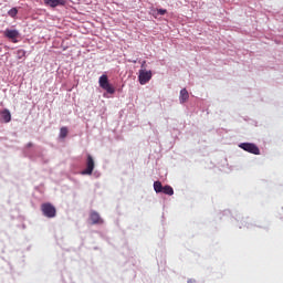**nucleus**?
Instances as JSON below:
<instances>
[{
  "instance_id": "f257e3e1",
  "label": "nucleus",
  "mask_w": 283,
  "mask_h": 283,
  "mask_svg": "<svg viewBox=\"0 0 283 283\" xmlns=\"http://www.w3.org/2000/svg\"><path fill=\"white\" fill-rule=\"evenodd\" d=\"M99 87H102V90H105L109 95H114V93L116 92V88L113 87L112 84H109L107 74H103L102 76H99Z\"/></svg>"
},
{
  "instance_id": "f03ea898",
  "label": "nucleus",
  "mask_w": 283,
  "mask_h": 283,
  "mask_svg": "<svg viewBox=\"0 0 283 283\" xmlns=\"http://www.w3.org/2000/svg\"><path fill=\"white\" fill-rule=\"evenodd\" d=\"M41 210L45 218H55L56 216V208L54 205H51V202H44V205L41 206Z\"/></svg>"
},
{
  "instance_id": "7ed1b4c3",
  "label": "nucleus",
  "mask_w": 283,
  "mask_h": 283,
  "mask_svg": "<svg viewBox=\"0 0 283 283\" xmlns=\"http://www.w3.org/2000/svg\"><path fill=\"white\" fill-rule=\"evenodd\" d=\"M239 147L250 154H255V155L261 154L260 148L254 143H240Z\"/></svg>"
},
{
  "instance_id": "20e7f679",
  "label": "nucleus",
  "mask_w": 283,
  "mask_h": 283,
  "mask_svg": "<svg viewBox=\"0 0 283 283\" xmlns=\"http://www.w3.org/2000/svg\"><path fill=\"white\" fill-rule=\"evenodd\" d=\"M153 78V72L151 71H146L145 70H139L138 74V82L140 85H146L150 80Z\"/></svg>"
},
{
  "instance_id": "39448f33",
  "label": "nucleus",
  "mask_w": 283,
  "mask_h": 283,
  "mask_svg": "<svg viewBox=\"0 0 283 283\" xmlns=\"http://www.w3.org/2000/svg\"><path fill=\"white\" fill-rule=\"evenodd\" d=\"M95 163L91 154H88L86 159V169L82 170V175H92L94 171Z\"/></svg>"
},
{
  "instance_id": "423d86ee",
  "label": "nucleus",
  "mask_w": 283,
  "mask_h": 283,
  "mask_svg": "<svg viewBox=\"0 0 283 283\" xmlns=\"http://www.w3.org/2000/svg\"><path fill=\"white\" fill-rule=\"evenodd\" d=\"M4 38L11 39L12 43H18V38H20V32L18 30H9L4 31Z\"/></svg>"
},
{
  "instance_id": "0eeeda50",
  "label": "nucleus",
  "mask_w": 283,
  "mask_h": 283,
  "mask_svg": "<svg viewBox=\"0 0 283 283\" xmlns=\"http://www.w3.org/2000/svg\"><path fill=\"white\" fill-rule=\"evenodd\" d=\"M90 219L93 224H103L104 222L99 213H97V211H91Z\"/></svg>"
},
{
  "instance_id": "6e6552de",
  "label": "nucleus",
  "mask_w": 283,
  "mask_h": 283,
  "mask_svg": "<svg viewBox=\"0 0 283 283\" xmlns=\"http://www.w3.org/2000/svg\"><path fill=\"white\" fill-rule=\"evenodd\" d=\"M66 0H44L45 6H50V8H57V6H65Z\"/></svg>"
},
{
  "instance_id": "1a4fd4ad",
  "label": "nucleus",
  "mask_w": 283,
  "mask_h": 283,
  "mask_svg": "<svg viewBox=\"0 0 283 283\" xmlns=\"http://www.w3.org/2000/svg\"><path fill=\"white\" fill-rule=\"evenodd\" d=\"M179 101L181 104H185V102L189 101V93L187 88H181L180 95H179Z\"/></svg>"
},
{
  "instance_id": "9d476101",
  "label": "nucleus",
  "mask_w": 283,
  "mask_h": 283,
  "mask_svg": "<svg viewBox=\"0 0 283 283\" xmlns=\"http://www.w3.org/2000/svg\"><path fill=\"white\" fill-rule=\"evenodd\" d=\"M0 114L4 123H10V120H12V114L10 113V109H3L0 112Z\"/></svg>"
},
{
  "instance_id": "9b49d317",
  "label": "nucleus",
  "mask_w": 283,
  "mask_h": 283,
  "mask_svg": "<svg viewBox=\"0 0 283 283\" xmlns=\"http://www.w3.org/2000/svg\"><path fill=\"white\" fill-rule=\"evenodd\" d=\"M154 190L156 193L164 192V186H163L161 181H154Z\"/></svg>"
},
{
  "instance_id": "f8f14e48",
  "label": "nucleus",
  "mask_w": 283,
  "mask_h": 283,
  "mask_svg": "<svg viewBox=\"0 0 283 283\" xmlns=\"http://www.w3.org/2000/svg\"><path fill=\"white\" fill-rule=\"evenodd\" d=\"M69 136V128L67 126H62V128H60V137L62 139H65V137Z\"/></svg>"
},
{
  "instance_id": "ddd939ff",
  "label": "nucleus",
  "mask_w": 283,
  "mask_h": 283,
  "mask_svg": "<svg viewBox=\"0 0 283 283\" xmlns=\"http://www.w3.org/2000/svg\"><path fill=\"white\" fill-rule=\"evenodd\" d=\"M27 56V50L20 49L17 51V57L18 60H23V57Z\"/></svg>"
},
{
  "instance_id": "4468645a",
  "label": "nucleus",
  "mask_w": 283,
  "mask_h": 283,
  "mask_svg": "<svg viewBox=\"0 0 283 283\" xmlns=\"http://www.w3.org/2000/svg\"><path fill=\"white\" fill-rule=\"evenodd\" d=\"M163 193H166V195H174L175 193V190L171 188V186H165L163 188Z\"/></svg>"
},
{
  "instance_id": "2eb2a0df",
  "label": "nucleus",
  "mask_w": 283,
  "mask_h": 283,
  "mask_svg": "<svg viewBox=\"0 0 283 283\" xmlns=\"http://www.w3.org/2000/svg\"><path fill=\"white\" fill-rule=\"evenodd\" d=\"M8 14L10 15V17H17V14H18V9L17 8H12V9H10L9 11H8Z\"/></svg>"
},
{
  "instance_id": "dca6fc26",
  "label": "nucleus",
  "mask_w": 283,
  "mask_h": 283,
  "mask_svg": "<svg viewBox=\"0 0 283 283\" xmlns=\"http://www.w3.org/2000/svg\"><path fill=\"white\" fill-rule=\"evenodd\" d=\"M167 13V9H158V14H166Z\"/></svg>"
},
{
  "instance_id": "f3484780",
  "label": "nucleus",
  "mask_w": 283,
  "mask_h": 283,
  "mask_svg": "<svg viewBox=\"0 0 283 283\" xmlns=\"http://www.w3.org/2000/svg\"><path fill=\"white\" fill-rule=\"evenodd\" d=\"M146 63H147V61H143L140 70H146Z\"/></svg>"
},
{
  "instance_id": "a211bd4d",
  "label": "nucleus",
  "mask_w": 283,
  "mask_h": 283,
  "mask_svg": "<svg viewBox=\"0 0 283 283\" xmlns=\"http://www.w3.org/2000/svg\"><path fill=\"white\" fill-rule=\"evenodd\" d=\"M28 147H32V143H28Z\"/></svg>"
},
{
  "instance_id": "6ab92c4d",
  "label": "nucleus",
  "mask_w": 283,
  "mask_h": 283,
  "mask_svg": "<svg viewBox=\"0 0 283 283\" xmlns=\"http://www.w3.org/2000/svg\"><path fill=\"white\" fill-rule=\"evenodd\" d=\"M133 63H137V60H134Z\"/></svg>"
}]
</instances>
